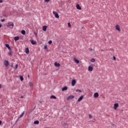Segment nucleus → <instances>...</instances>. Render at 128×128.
Here are the masks:
<instances>
[{"mask_svg": "<svg viewBox=\"0 0 128 128\" xmlns=\"http://www.w3.org/2000/svg\"><path fill=\"white\" fill-rule=\"evenodd\" d=\"M14 22H10L8 23L7 24V26H8V28H14Z\"/></svg>", "mask_w": 128, "mask_h": 128, "instance_id": "obj_1", "label": "nucleus"}, {"mask_svg": "<svg viewBox=\"0 0 128 128\" xmlns=\"http://www.w3.org/2000/svg\"><path fill=\"white\" fill-rule=\"evenodd\" d=\"M115 28L118 32H120V26L118 24H116L115 26Z\"/></svg>", "mask_w": 128, "mask_h": 128, "instance_id": "obj_2", "label": "nucleus"}, {"mask_svg": "<svg viewBox=\"0 0 128 128\" xmlns=\"http://www.w3.org/2000/svg\"><path fill=\"white\" fill-rule=\"evenodd\" d=\"M53 14L54 15L55 18H59L60 16H58V14L56 12H53Z\"/></svg>", "mask_w": 128, "mask_h": 128, "instance_id": "obj_3", "label": "nucleus"}, {"mask_svg": "<svg viewBox=\"0 0 128 128\" xmlns=\"http://www.w3.org/2000/svg\"><path fill=\"white\" fill-rule=\"evenodd\" d=\"M76 84V80H72V86H74Z\"/></svg>", "mask_w": 128, "mask_h": 128, "instance_id": "obj_4", "label": "nucleus"}, {"mask_svg": "<svg viewBox=\"0 0 128 128\" xmlns=\"http://www.w3.org/2000/svg\"><path fill=\"white\" fill-rule=\"evenodd\" d=\"M74 98V96L71 95L68 96L67 98H66V100H72V98Z\"/></svg>", "mask_w": 128, "mask_h": 128, "instance_id": "obj_5", "label": "nucleus"}, {"mask_svg": "<svg viewBox=\"0 0 128 128\" xmlns=\"http://www.w3.org/2000/svg\"><path fill=\"white\" fill-rule=\"evenodd\" d=\"M8 61L7 60H4V64L5 66H8Z\"/></svg>", "mask_w": 128, "mask_h": 128, "instance_id": "obj_6", "label": "nucleus"}, {"mask_svg": "<svg viewBox=\"0 0 128 128\" xmlns=\"http://www.w3.org/2000/svg\"><path fill=\"white\" fill-rule=\"evenodd\" d=\"M118 108V103L114 104V110H117Z\"/></svg>", "mask_w": 128, "mask_h": 128, "instance_id": "obj_7", "label": "nucleus"}, {"mask_svg": "<svg viewBox=\"0 0 128 128\" xmlns=\"http://www.w3.org/2000/svg\"><path fill=\"white\" fill-rule=\"evenodd\" d=\"M82 98H84V96H80L78 99V102H80L82 100Z\"/></svg>", "mask_w": 128, "mask_h": 128, "instance_id": "obj_8", "label": "nucleus"}, {"mask_svg": "<svg viewBox=\"0 0 128 128\" xmlns=\"http://www.w3.org/2000/svg\"><path fill=\"white\" fill-rule=\"evenodd\" d=\"M54 64V66H57V68H60V64L56 62Z\"/></svg>", "mask_w": 128, "mask_h": 128, "instance_id": "obj_9", "label": "nucleus"}, {"mask_svg": "<svg viewBox=\"0 0 128 128\" xmlns=\"http://www.w3.org/2000/svg\"><path fill=\"white\" fill-rule=\"evenodd\" d=\"M6 48H8V50H12V48H10V45L8 44H5Z\"/></svg>", "mask_w": 128, "mask_h": 128, "instance_id": "obj_10", "label": "nucleus"}, {"mask_svg": "<svg viewBox=\"0 0 128 128\" xmlns=\"http://www.w3.org/2000/svg\"><path fill=\"white\" fill-rule=\"evenodd\" d=\"M74 60L76 64H80V60H78L76 58H74Z\"/></svg>", "mask_w": 128, "mask_h": 128, "instance_id": "obj_11", "label": "nucleus"}, {"mask_svg": "<svg viewBox=\"0 0 128 128\" xmlns=\"http://www.w3.org/2000/svg\"><path fill=\"white\" fill-rule=\"evenodd\" d=\"M46 28H48V26H43L42 27V30H44V32H46Z\"/></svg>", "mask_w": 128, "mask_h": 128, "instance_id": "obj_12", "label": "nucleus"}, {"mask_svg": "<svg viewBox=\"0 0 128 128\" xmlns=\"http://www.w3.org/2000/svg\"><path fill=\"white\" fill-rule=\"evenodd\" d=\"M76 8H77V10H82V7H80V4H78L76 6Z\"/></svg>", "mask_w": 128, "mask_h": 128, "instance_id": "obj_13", "label": "nucleus"}, {"mask_svg": "<svg viewBox=\"0 0 128 128\" xmlns=\"http://www.w3.org/2000/svg\"><path fill=\"white\" fill-rule=\"evenodd\" d=\"M92 70H94V68L90 66H88V70L89 72H92Z\"/></svg>", "mask_w": 128, "mask_h": 128, "instance_id": "obj_14", "label": "nucleus"}, {"mask_svg": "<svg viewBox=\"0 0 128 128\" xmlns=\"http://www.w3.org/2000/svg\"><path fill=\"white\" fill-rule=\"evenodd\" d=\"M94 98H98V92H95L94 94Z\"/></svg>", "mask_w": 128, "mask_h": 128, "instance_id": "obj_15", "label": "nucleus"}, {"mask_svg": "<svg viewBox=\"0 0 128 128\" xmlns=\"http://www.w3.org/2000/svg\"><path fill=\"white\" fill-rule=\"evenodd\" d=\"M31 44H36V42L35 40H31Z\"/></svg>", "mask_w": 128, "mask_h": 128, "instance_id": "obj_16", "label": "nucleus"}, {"mask_svg": "<svg viewBox=\"0 0 128 128\" xmlns=\"http://www.w3.org/2000/svg\"><path fill=\"white\" fill-rule=\"evenodd\" d=\"M18 40H20V37L18 36H16L14 38V40H15V42Z\"/></svg>", "mask_w": 128, "mask_h": 128, "instance_id": "obj_17", "label": "nucleus"}, {"mask_svg": "<svg viewBox=\"0 0 128 128\" xmlns=\"http://www.w3.org/2000/svg\"><path fill=\"white\" fill-rule=\"evenodd\" d=\"M68 88L66 86H64L62 88V92H64V90H67Z\"/></svg>", "mask_w": 128, "mask_h": 128, "instance_id": "obj_18", "label": "nucleus"}, {"mask_svg": "<svg viewBox=\"0 0 128 128\" xmlns=\"http://www.w3.org/2000/svg\"><path fill=\"white\" fill-rule=\"evenodd\" d=\"M25 50L26 54H30V50H28V48H26Z\"/></svg>", "mask_w": 128, "mask_h": 128, "instance_id": "obj_19", "label": "nucleus"}, {"mask_svg": "<svg viewBox=\"0 0 128 128\" xmlns=\"http://www.w3.org/2000/svg\"><path fill=\"white\" fill-rule=\"evenodd\" d=\"M50 98H54V100H56V97L54 95L50 96Z\"/></svg>", "mask_w": 128, "mask_h": 128, "instance_id": "obj_20", "label": "nucleus"}, {"mask_svg": "<svg viewBox=\"0 0 128 128\" xmlns=\"http://www.w3.org/2000/svg\"><path fill=\"white\" fill-rule=\"evenodd\" d=\"M21 34L24 35L26 34V31L24 30H22Z\"/></svg>", "mask_w": 128, "mask_h": 128, "instance_id": "obj_21", "label": "nucleus"}, {"mask_svg": "<svg viewBox=\"0 0 128 128\" xmlns=\"http://www.w3.org/2000/svg\"><path fill=\"white\" fill-rule=\"evenodd\" d=\"M34 124H40V122H38V120H36L34 122Z\"/></svg>", "mask_w": 128, "mask_h": 128, "instance_id": "obj_22", "label": "nucleus"}, {"mask_svg": "<svg viewBox=\"0 0 128 128\" xmlns=\"http://www.w3.org/2000/svg\"><path fill=\"white\" fill-rule=\"evenodd\" d=\"M90 62H96V59L92 58V59H91Z\"/></svg>", "mask_w": 128, "mask_h": 128, "instance_id": "obj_23", "label": "nucleus"}, {"mask_svg": "<svg viewBox=\"0 0 128 128\" xmlns=\"http://www.w3.org/2000/svg\"><path fill=\"white\" fill-rule=\"evenodd\" d=\"M29 86H34V84H32V82H30L29 83Z\"/></svg>", "mask_w": 128, "mask_h": 128, "instance_id": "obj_24", "label": "nucleus"}, {"mask_svg": "<svg viewBox=\"0 0 128 128\" xmlns=\"http://www.w3.org/2000/svg\"><path fill=\"white\" fill-rule=\"evenodd\" d=\"M24 112H23L22 114L20 116V118H22V116H24Z\"/></svg>", "mask_w": 128, "mask_h": 128, "instance_id": "obj_25", "label": "nucleus"}, {"mask_svg": "<svg viewBox=\"0 0 128 128\" xmlns=\"http://www.w3.org/2000/svg\"><path fill=\"white\" fill-rule=\"evenodd\" d=\"M20 80L22 82V80H24V77H22V76H20Z\"/></svg>", "mask_w": 128, "mask_h": 128, "instance_id": "obj_26", "label": "nucleus"}, {"mask_svg": "<svg viewBox=\"0 0 128 128\" xmlns=\"http://www.w3.org/2000/svg\"><path fill=\"white\" fill-rule=\"evenodd\" d=\"M68 28H72V26L70 25V23L68 22Z\"/></svg>", "mask_w": 128, "mask_h": 128, "instance_id": "obj_27", "label": "nucleus"}, {"mask_svg": "<svg viewBox=\"0 0 128 128\" xmlns=\"http://www.w3.org/2000/svg\"><path fill=\"white\" fill-rule=\"evenodd\" d=\"M76 92H82V90H76Z\"/></svg>", "mask_w": 128, "mask_h": 128, "instance_id": "obj_28", "label": "nucleus"}, {"mask_svg": "<svg viewBox=\"0 0 128 128\" xmlns=\"http://www.w3.org/2000/svg\"><path fill=\"white\" fill-rule=\"evenodd\" d=\"M18 64H16V67L14 68V70H16V68H18Z\"/></svg>", "mask_w": 128, "mask_h": 128, "instance_id": "obj_29", "label": "nucleus"}, {"mask_svg": "<svg viewBox=\"0 0 128 128\" xmlns=\"http://www.w3.org/2000/svg\"><path fill=\"white\" fill-rule=\"evenodd\" d=\"M48 42L49 44H52V41L50 40Z\"/></svg>", "mask_w": 128, "mask_h": 128, "instance_id": "obj_30", "label": "nucleus"}, {"mask_svg": "<svg viewBox=\"0 0 128 128\" xmlns=\"http://www.w3.org/2000/svg\"><path fill=\"white\" fill-rule=\"evenodd\" d=\"M89 118L92 119V116L90 114H89Z\"/></svg>", "mask_w": 128, "mask_h": 128, "instance_id": "obj_31", "label": "nucleus"}, {"mask_svg": "<svg viewBox=\"0 0 128 128\" xmlns=\"http://www.w3.org/2000/svg\"><path fill=\"white\" fill-rule=\"evenodd\" d=\"M44 48H45V50H46V48H48V46L45 45V46H44Z\"/></svg>", "mask_w": 128, "mask_h": 128, "instance_id": "obj_32", "label": "nucleus"}, {"mask_svg": "<svg viewBox=\"0 0 128 128\" xmlns=\"http://www.w3.org/2000/svg\"><path fill=\"white\" fill-rule=\"evenodd\" d=\"M10 51L9 52V54L10 56H12V50H10Z\"/></svg>", "mask_w": 128, "mask_h": 128, "instance_id": "obj_33", "label": "nucleus"}, {"mask_svg": "<svg viewBox=\"0 0 128 128\" xmlns=\"http://www.w3.org/2000/svg\"><path fill=\"white\" fill-rule=\"evenodd\" d=\"M34 34L36 36H38V33L34 32Z\"/></svg>", "mask_w": 128, "mask_h": 128, "instance_id": "obj_34", "label": "nucleus"}, {"mask_svg": "<svg viewBox=\"0 0 128 128\" xmlns=\"http://www.w3.org/2000/svg\"><path fill=\"white\" fill-rule=\"evenodd\" d=\"M46 2H50V0H44Z\"/></svg>", "mask_w": 128, "mask_h": 128, "instance_id": "obj_35", "label": "nucleus"}, {"mask_svg": "<svg viewBox=\"0 0 128 128\" xmlns=\"http://www.w3.org/2000/svg\"><path fill=\"white\" fill-rule=\"evenodd\" d=\"M1 22H4V19H2L1 20Z\"/></svg>", "mask_w": 128, "mask_h": 128, "instance_id": "obj_36", "label": "nucleus"}, {"mask_svg": "<svg viewBox=\"0 0 128 128\" xmlns=\"http://www.w3.org/2000/svg\"><path fill=\"white\" fill-rule=\"evenodd\" d=\"M113 58H114V60H116V56H114Z\"/></svg>", "mask_w": 128, "mask_h": 128, "instance_id": "obj_37", "label": "nucleus"}, {"mask_svg": "<svg viewBox=\"0 0 128 128\" xmlns=\"http://www.w3.org/2000/svg\"><path fill=\"white\" fill-rule=\"evenodd\" d=\"M2 0H0V4H2Z\"/></svg>", "mask_w": 128, "mask_h": 128, "instance_id": "obj_38", "label": "nucleus"}, {"mask_svg": "<svg viewBox=\"0 0 128 128\" xmlns=\"http://www.w3.org/2000/svg\"><path fill=\"white\" fill-rule=\"evenodd\" d=\"M20 98H24V96H20Z\"/></svg>", "mask_w": 128, "mask_h": 128, "instance_id": "obj_39", "label": "nucleus"}, {"mask_svg": "<svg viewBox=\"0 0 128 128\" xmlns=\"http://www.w3.org/2000/svg\"><path fill=\"white\" fill-rule=\"evenodd\" d=\"M2 120H0V125H1L2 124Z\"/></svg>", "mask_w": 128, "mask_h": 128, "instance_id": "obj_40", "label": "nucleus"}, {"mask_svg": "<svg viewBox=\"0 0 128 128\" xmlns=\"http://www.w3.org/2000/svg\"><path fill=\"white\" fill-rule=\"evenodd\" d=\"M2 24H0V28H2Z\"/></svg>", "mask_w": 128, "mask_h": 128, "instance_id": "obj_41", "label": "nucleus"}, {"mask_svg": "<svg viewBox=\"0 0 128 128\" xmlns=\"http://www.w3.org/2000/svg\"><path fill=\"white\" fill-rule=\"evenodd\" d=\"M0 88H2V85L0 84Z\"/></svg>", "mask_w": 128, "mask_h": 128, "instance_id": "obj_42", "label": "nucleus"}, {"mask_svg": "<svg viewBox=\"0 0 128 128\" xmlns=\"http://www.w3.org/2000/svg\"><path fill=\"white\" fill-rule=\"evenodd\" d=\"M28 78H30V75H28Z\"/></svg>", "mask_w": 128, "mask_h": 128, "instance_id": "obj_43", "label": "nucleus"}, {"mask_svg": "<svg viewBox=\"0 0 128 128\" xmlns=\"http://www.w3.org/2000/svg\"><path fill=\"white\" fill-rule=\"evenodd\" d=\"M11 66H12V65Z\"/></svg>", "mask_w": 128, "mask_h": 128, "instance_id": "obj_44", "label": "nucleus"}]
</instances>
